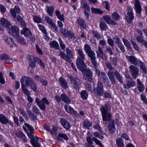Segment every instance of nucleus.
I'll return each mask as SVG.
<instances>
[{
	"label": "nucleus",
	"instance_id": "bf43d9fd",
	"mask_svg": "<svg viewBox=\"0 0 147 147\" xmlns=\"http://www.w3.org/2000/svg\"><path fill=\"white\" fill-rule=\"evenodd\" d=\"M59 44L60 47L62 50H64L65 47V45L63 44V41L60 38H59Z\"/></svg>",
	"mask_w": 147,
	"mask_h": 147
},
{
	"label": "nucleus",
	"instance_id": "7c9ffc66",
	"mask_svg": "<svg viewBox=\"0 0 147 147\" xmlns=\"http://www.w3.org/2000/svg\"><path fill=\"white\" fill-rule=\"evenodd\" d=\"M77 22L82 28H85L86 27L85 22L82 19L78 18L77 20Z\"/></svg>",
	"mask_w": 147,
	"mask_h": 147
},
{
	"label": "nucleus",
	"instance_id": "f03ea898",
	"mask_svg": "<svg viewBox=\"0 0 147 147\" xmlns=\"http://www.w3.org/2000/svg\"><path fill=\"white\" fill-rule=\"evenodd\" d=\"M111 108V107L108 104H106L105 107L102 106L100 108V109L102 114L103 121H109L111 119V115L107 113L108 110Z\"/></svg>",
	"mask_w": 147,
	"mask_h": 147
},
{
	"label": "nucleus",
	"instance_id": "4468645a",
	"mask_svg": "<svg viewBox=\"0 0 147 147\" xmlns=\"http://www.w3.org/2000/svg\"><path fill=\"white\" fill-rule=\"evenodd\" d=\"M107 129L110 133L113 134L114 133L115 130V128L114 124V120H112L109 122Z\"/></svg>",
	"mask_w": 147,
	"mask_h": 147
},
{
	"label": "nucleus",
	"instance_id": "ea45409f",
	"mask_svg": "<svg viewBox=\"0 0 147 147\" xmlns=\"http://www.w3.org/2000/svg\"><path fill=\"white\" fill-rule=\"evenodd\" d=\"M137 40L139 42L142 43L143 45H144L146 47H147V42L143 40L141 37L140 36H138L137 37Z\"/></svg>",
	"mask_w": 147,
	"mask_h": 147
},
{
	"label": "nucleus",
	"instance_id": "dca6fc26",
	"mask_svg": "<svg viewBox=\"0 0 147 147\" xmlns=\"http://www.w3.org/2000/svg\"><path fill=\"white\" fill-rule=\"evenodd\" d=\"M21 34L24 35L26 37H30V36L32 35L31 31L26 27H24L23 29L21 30Z\"/></svg>",
	"mask_w": 147,
	"mask_h": 147
},
{
	"label": "nucleus",
	"instance_id": "6e6552de",
	"mask_svg": "<svg viewBox=\"0 0 147 147\" xmlns=\"http://www.w3.org/2000/svg\"><path fill=\"white\" fill-rule=\"evenodd\" d=\"M65 109L67 113L72 114H74L76 116H78L79 114L75 111L74 109L68 105H65L64 106Z\"/></svg>",
	"mask_w": 147,
	"mask_h": 147
},
{
	"label": "nucleus",
	"instance_id": "774afa93",
	"mask_svg": "<svg viewBox=\"0 0 147 147\" xmlns=\"http://www.w3.org/2000/svg\"><path fill=\"white\" fill-rule=\"evenodd\" d=\"M6 10V8L3 5H0V10L2 13H4Z\"/></svg>",
	"mask_w": 147,
	"mask_h": 147
},
{
	"label": "nucleus",
	"instance_id": "052dcab7",
	"mask_svg": "<svg viewBox=\"0 0 147 147\" xmlns=\"http://www.w3.org/2000/svg\"><path fill=\"white\" fill-rule=\"evenodd\" d=\"M59 137L60 138H63L66 140H67L68 139V137L65 134H59Z\"/></svg>",
	"mask_w": 147,
	"mask_h": 147
},
{
	"label": "nucleus",
	"instance_id": "e2e57ef3",
	"mask_svg": "<svg viewBox=\"0 0 147 147\" xmlns=\"http://www.w3.org/2000/svg\"><path fill=\"white\" fill-rule=\"evenodd\" d=\"M16 135L17 137L18 138H25V135L21 131H19L18 133H17L16 134Z\"/></svg>",
	"mask_w": 147,
	"mask_h": 147
},
{
	"label": "nucleus",
	"instance_id": "13d9d810",
	"mask_svg": "<svg viewBox=\"0 0 147 147\" xmlns=\"http://www.w3.org/2000/svg\"><path fill=\"white\" fill-rule=\"evenodd\" d=\"M36 65V63L35 61H32L30 63V65L28 67L29 69H34Z\"/></svg>",
	"mask_w": 147,
	"mask_h": 147
},
{
	"label": "nucleus",
	"instance_id": "0eeeda50",
	"mask_svg": "<svg viewBox=\"0 0 147 147\" xmlns=\"http://www.w3.org/2000/svg\"><path fill=\"white\" fill-rule=\"evenodd\" d=\"M127 9L128 16L125 17L128 23H130L134 18V16L132 12L133 9L131 7H128Z\"/></svg>",
	"mask_w": 147,
	"mask_h": 147
},
{
	"label": "nucleus",
	"instance_id": "c9c22d12",
	"mask_svg": "<svg viewBox=\"0 0 147 147\" xmlns=\"http://www.w3.org/2000/svg\"><path fill=\"white\" fill-rule=\"evenodd\" d=\"M91 10L92 12L94 13L102 14L103 13V12L99 9L92 7Z\"/></svg>",
	"mask_w": 147,
	"mask_h": 147
},
{
	"label": "nucleus",
	"instance_id": "39448f33",
	"mask_svg": "<svg viewBox=\"0 0 147 147\" xmlns=\"http://www.w3.org/2000/svg\"><path fill=\"white\" fill-rule=\"evenodd\" d=\"M7 28L8 33L14 37L19 34V29L16 26H12L11 25V26Z\"/></svg>",
	"mask_w": 147,
	"mask_h": 147
},
{
	"label": "nucleus",
	"instance_id": "ddd939ff",
	"mask_svg": "<svg viewBox=\"0 0 147 147\" xmlns=\"http://www.w3.org/2000/svg\"><path fill=\"white\" fill-rule=\"evenodd\" d=\"M68 76L71 83L73 84L74 87L76 89H78L79 88L78 80H76V79L70 74L68 75Z\"/></svg>",
	"mask_w": 147,
	"mask_h": 147
},
{
	"label": "nucleus",
	"instance_id": "cd10ccee",
	"mask_svg": "<svg viewBox=\"0 0 147 147\" xmlns=\"http://www.w3.org/2000/svg\"><path fill=\"white\" fill-rule=\"evenodd\" d=\"M97 57L101 58L103 59H105L106 58V57L105 54L102 52V49L101 48L99 47L98 52L97 53Z\"/></svg>",
	"mask_w": 147,
	"mask_h": 147
},
{
	"label": "nucleus",
	"instance_id": "864d4df0",
	"mask_svg": "<svg viewBox=\"0 0 147 147\" xmlns=\"http://www.w3.org/2000/svg\"><path fill=\"white\" fill-rule=\"evenodd\" d=\"M45 19L47 22V23L51 26L54 23V22L51 19V18L48 16H46L45 17Z\"/></svg>",
	"mask_w": 147,
	"mask_h": 147
},
{
	"label": "nucleus",
	"instance_id": "bb28decb",
	"mask_svg": "<svg viewBox=\"0 0 147 147\" xmlns=\"http://www.w3.org/2000/svg\"><path fill=\"white\" fill-rule=\"evenodd\" d=\"M81 7L82 8L85 9V11H87L90 10V7L85 0H82L81 3Z\"/></svg>",
	"mask_w": 147,
	"mask_h": 147
},
{
	"label": "nucleus",
	"instance_id": "20e7f679",
	"mask_svg": "<svg viewBox=\"0 0 147 147\" xmlns=\"http://www.w3.org/2000/svg\"><path fill=\"white\" fill-rule=\"evenodd\" d=\"M33 82L32 80L30 77L24 76L22 77L20 82L22 87H27L30 85Z\"/></svg>",
	"mask_w": 147,
	"mask_h": 147
},
{
	"label": "nucleus",
	"instance_id": "f3484780",
	"mask_svg": "<svg viewBox=\"0 0 147 147\" xmlns=\"http://www.w3.org/2000/svg\"><path fill=\"white\" fill-rule=\"evenodd\" d=\"M60 31L66 37L71 38L74 36L72 32L70 31H67L63 28H61Z\"/></svg>",
	"mask_w": 147,
	"mask_h": 147
},
{
	"label": "nucleus",
	"instance_id": "1a4fd4ad",
	"mask_svg": "<svg viewBox=\"0 0 147 147\" xmlns=\"http://www.w3.org/2000/svg\"><path fill=\"white\" fill-rule=\"evenodd\" d=\"M134 6V9L136 13L139 14L138 16L139 17L140 16L142 9L138 0H135Z\"/></svg>",
	"mask_w": 147,
	"mask_h": 147
},
{
	"label": "nucleus",
	"instance_id": "5fc2aeb1",
	"mask_svg": "<svg viewBox=\"0 0 147 147\" xmlns=\"http://www.w3.org/2000/svg\"><path fill=\"white\" fill-rule=\"evenodd\" d=\"M87 54L90 58L91 59H94L95 58V54L92 51H91L90 52H89Z\"/></svg>",
	"mask_w": 147,
	"mask_h": 147
},
{
	"label": "nucleus",
	"instance_id": "9d476101",
	"mask_svg": "<svg viewBox=\"0 0 147 147\" xmlns=\"http://www.w3.org/2000/svg\"><path fill=\"white\" fill-rule=\"evenodd\" d=\"M126 57L128 61L136 65H138L139 61H140L133 56H128L126 55Z\"/></svg>",
	"mask_w": 147,
	"mask_h": 147
},
{
	"label": "nucleus",
	"instance_id": "393cba45",
	"mask_svg": "<svg viewBox=\"0 0 147 147\" xmlns=\"http://www.w3.org/2000/svg\"><path fill=\"white\" fill-rule=\"evenodd\" d=\"M0 121L2 123L6 124L9 123V121L3 115L0 114Z\"/></svg>",
	"mask_w": 147,
	"mask_h": 147
},
{
	"label": "nucleus",
	"instance_id": "a18cd8bd",
	"mask_svg": "<svg viewBox=\"0 0 147 147\" xmlns=\"http://www.w3.org/2000/svg\"><path fill=\"white\" fill-rule=\"evenodd\" d=\"M60 56L63 59L67 61H69V59L67 57L66 55V54L65 53H63L61 51L60 53Z\"/></svg>",
	"mask_w": 147,
	"mask_h": 147
},
{
	"label": "nucleus",
	"instance_id": "0e129e2a",
	"mask_svg": "<svg viewBox=\"0 0 147 147\" xmlns=\"http://www.w3.org/2000/svg\"><path fill=\"white\" fill-rule=\"evenodd\" d=\"M103 4L105 6L106 9L107 10H109L110 9V7L109 5V3L107 1H104L103 2Z\"/></svg>",
	"mask_w": 147,
	"mask_h": 147
},
{
	"label": "nucleus",
	"instance_id": "58836bf2",
	"mask_svg": "<svg viewBox=\"0 0 147 147\" xmlns=\"http://www.w3.org/2000/svg\"><path fill=\"white\" fill-rule=\"evenodd\" d=\"M138 65H140L141 69L145 73H147V71L146 68V67L143 63L140 61H139Z\"/></svg>",
	"mask_w": 147,
	"mask_h": 147
},
{
	"label": "nucleus",
	"instance_id": "9b49d317",
	"mask_svg": "<svg viewBox=\"0 0 147 147\" xmlns=\"http://www.w3.org/2000/svg\"><path fill=\"white\" fill-rule=\"evenodd\" d=\"M0 59H4L5 62L7 63H11L13 61V59L9 57L5 54H3L0 55Z\"/></svg>",
	"mask_w": 147,
	"mask_h": 147
},
{
	"label": "nucleus",
	"instance_id": "a19ab883",
	"mask_svg": "<svg viewBox=\"0 0 147 147\" xmlns=\"http://www.w3.org/2000/svg\"><path fill=\"white\" fill-rule=\"evenodd\" d=\"M34 21L36 23H41L42 19L41 18L37 16H34L33 18Z\"/></svg>",
	"mask_w": 147,
	"mask_h": 147
},
{
	"label": "nucleus",
	"instance_id": "603ef678",
	"mask_svg": "<svg viewBox=\"0 0 147 147\" xmlns=\"http://www.w3.org/2000/svg\"><path fill=\"white\" fill-rule=\"evenodd\" d=\"M100 27L101 29L105 30L107 28V25L104 22H100Z\"/></svg>",
	"mask_w": 147,
	"mask_h": 147
},
{
	"label": "nucleus",
	"instance_id": "e433bc0d",
	"mask_svg": "<svg viewBox=\"0 0 147 147\" xmlns=\"http://www.w3.org/2000/svg\"><path fill=\"white\" fill-rule=\"evenodd\" d=\"M80 95L82 98L86 99L87 98L88 94V93L86 90H83L81 92Z\"/></svg>",
	"mask_w": 147,
	"mask_h": 147
},
{
	"label": "nucleus",
	"instance_id": "f8f14e48",
	"mask_svg": "<svg viewBox=\"0 0 147 147\" xmlns=\"http://www.w3.org/2000/svg\"><path fill=\"white\" fill-rule=\"evenodd\" d=\"M60 121L61 125L65 128L67 130H68L70 128L71 126L69 123L65 119L61 118L60 119Z\"/></svg>",
	"mask_w": 147,
	"mask_h": 147
},
{
	"label": "nucleus",
	"instance_id": "4be33fe9",
	"mask_svg": "<svg viewBox=\"0 0 147 147\" xmlns=\"http://www.w3.org/2000/svg\"><path fill=\"white\" fill-rule=\"evenodd\" d=\"M114 39L115 40V42L119 43L118 47L120 49L122 52H124L125 51V49L119 39L117 37H115Z\"/></svg>",
	"mask_w": 147,
	"mask_h": 147
},
{
	"label": "nucleus",
	"instance_id": "2f4dec72",
	"mask_svg": "<svg viewBox=\"0 0 147 147\" xmlns=\"http://www.w3.org/2000/svg\"><path fill=\"white\" fill-rule=\"evenodd\" d=\"M116 144L118 147H125L123 140L121 138L117 139Z\"/></svg>",
	"mask_w": 147,
	"mask_h": 147
},
{
	"label": "nucleus",
	"instance_id": "a211bd4d",
	"mask_svg": "<svg viewBox=\"0 0 147 147\" xmlns=\"http://www.w3.org/2000/svg\"><path fill=\"white\" fill-rule=\"evenodd\" d=\"M0 22L3 26L7 28H9L11 26V24L10 22L7 19L5 18H1L0 20Z\"/></svg>",
	"mask_w": 147,
	"mask_h": 147
},
{
	"label": "nucleus",
	"instance_id": "de8ad7c7",
	"mask_svg": "<svg viewBox=\"0 0 147 147\" xmlns=\"http://www.w3.org/2000/svg\"><path fill=\"white\" fill-rule=\"evenodd\" d=\"M84 50L86 54L92 51L90 46L87 44L84 45Z\"/></svg>",
	"mask_w": 147,
	"mask_h": 147
},
{
	"label": "nucleus",
	"instance_id": "79ce46f5",
	"mask_svg": "<svg viewBox=\"0 0 147 147\" xmlns=\"http://www.w3.org/2000/svg\"><path fill=\"white\" fill-rule=\"evenodd\" d=\"M123 41L124 45L127 47L128 49L130 50L131 49V48L130 47V44L129 42L127 40L123 38Z\"/></svg>",
	"mask_w": 147,
	"mask_h": 147
},
{
	"label": "nucleus",
	"instance_id": "2eb2a0df",
	"mask_svg": "<svg viewBox=\"0 0 147 147\" xmlns=\"http://www.w3.org/2000/svg\"><path fill=\"white\" fill-rule=\"evenodd\" d=\"M129 68L132 76L135 78H136L138 76V69L136 67L132 65L130 66Z\"/></svg>",
	"mask_w": 147,
	"mask_h": 147
},
{
	"label": "nucleus",
	"instance_id": "6e6d98bb",
	"mask_svg": "<svg viewBox=\"0 0 147 147\" xmlns=\"http://www.w3.org/2000/svg\"><path fill=\"white\" fill-rule=\"evenodd\" d=\"M127 86H125V88H129L131 87L134 86L135 84V82L134 81H132L131 82H127Z\"/></svg>",
	"mask_w": 147,
	"mask_h": 147
},
{
	"label": "nucleus",
	"instance_id": "49530a36",
	"mask_svg": "<svg viewBox=\"0 0 147 147\" xmlns=\"http://www.w3.org/2000/svg\"><path fill=\"white\" fill-rule=\"evenodd\" d=\"M94 136L100 139H103L104 138L103 135L100 134H99L98 132H95L93 133Z\"/></svg>",
	"mask_w": 147,
	"mask_h": 147
},
{
	"label": "nucleus",
	"instance_id": "3c124183",
	"mask_svg": "<svg viewBox=\"0 0 147 147\" xmlns=\"http://www.w3.org/2000/svg\"><path fill=\"white\" fill-rule=\"evenodd\" d=\"M115 75L116 76V78L117 80L120 82L122 83L123 81L122 80L121 76L119 74L117 71H115Z\"/></svg>",
	"mask_w": 147,
	"mask_h": 147
},
{
	"label": "nucleus",
	"instance_id": "a878e982",
	"mask_svg": "<svg viewBox=\"0 0 147 147\" xmlns=\"http://www.w3.org/2000/svg\"><path fill=\"white\" fill-rule=\"evenodd\" d=\"M17 41L22 45H24L26 44V42L25 40L21 36H20L19 34L15 36Z\"/></svg>",
	"mask_w": 147,
	"mask_h": 147
},
{
	"label": "nucleus",
	"instance_id": "37998d69",
	"mask_svg": "<svg viewBox=\"0 0 147 147\" xmlns=\"http://www.w3.org/2000/svg\"><path fill=\"white\" fill-rule=\"evenodd\" d=\"M84 127L86 129H88L92 126V125L89 121H85L83 124Z\"/></svg>",
	"mask_w": 147,
	"mask_h": 147
},
{
	"label": "nucleus",
	"instance_id": "69168bd1",
	"mask_svg": "<svg viewBox=\"0 0 147 147\" xmlns=\"http://www.w3.org/2000/svg\"><path fill=\"white\" fill-rule=\"evenodd\" d=\"M96 72L98 75L100 76L101 77H102L103 78H105V75L104 73L102 72L101 73V75H100V72L99 70L97 69H96Z\"/></svg>",
	"mask_w": 147,
	"mask_h": 147
},
{
	"label": "nucleus",
	"instance_id": "8fccbe9b",
	"mask_svg": "<svg viewBox=\"0 0 147 147\" xmlns=\"http://www.w3.org/2000/svg\"><path fill=\"white\" fill-rule=\"evenodd\" d=\"M22 87V91L24 92V94L27 96L29 95L30 92L26 88V87L23 86Z\"/></svg>",
	"mask_w": 147,
	"mask_h": 147
},
{
	"label": "nucleus",
	"instance_id": "f257e3e1",
	"mask_svg": "<svg viewBox=\"0 0 147 147\" xmlns=\"http://www.w3.org/2000/svg\"><path fill=\"white\" fill-rule=\"evenodd\" d=\"M77 52L78 55L76 62L77 68L80 69L84 74L85 78L91 82L92 81L93 79L91 78L92 73L89 69H86V67L84 62L85 55L81 49H78Z\"/></svg>",
	"mask_w": 147,
	"mask_h": 147
},
{
	"label": "nucleus",
	"instance_id": "7ed1b4c3",
	"mask_svg": "<svg viewBox=\"0 0 147 147\" xmlns=\"http://www.w3.org/2000/svg\"><path fill=\"white\" fill-rule=\"evenodd\" d=\"M10 12L12 16L14 18H16L18 20L21 22V24L23 26H25L26 24L23 20L22 18L19 16H17V14H19L20 10V8L18 6H16L14 8L11 9L10 11Z\"/></svg>",
	"mask_w": 147,
	"mask_h": 147
},
{
	"label": "nucleus",
	"instance_id": "5701e85b",
	"mask_svg": "<svg viewBox=\"0 0 147 147\" xmlns=\"http://www.w3.org/2000/svg\"><path fill=\"white\" fill-rule=\"evenodd\" d=\"M36 102L41 109L44 110L46 109V105L42 100H40L38 98H36Z\"/></svg>",
	"mask_w": 147,
	"mask_h": 147
},
{
	"label": "nucleus",
	"instance_id": "423d86ee",
	"mask_svg": "<svg viewBox=\"0 0 147 147\" xmlns=\"http://www.w3.org/2000/svg\"><path fill=\"white\" fill-rule=\"evenodd\" d=\"M94 92L98 96H101L103 95L104 93L103 86L100 82H98L97 87Z\"/></svg>",
	"mask_w": 147,
	"mask_h": 147
},
{
	"label": "nucleus",
	"instance_id": "f704fd0d",
	"mask_svg": "<svg viewBox=\"0 0 147 147\" xmlns=\"http://www.w3.org/2000/svg\"><path fill=\"white\" fill-rule=\"evenodd\" d=\"M54 9V7H47L46 11L49 16H52Z\"/></svg>",
	"mask_w": 147,
	"mask_h": 147
},
{
	"label": "nucleus",
	"instance_id": "412c9836",
	"mask_svg": "<svg viewBox=\"0 0 147 147\" xmlns=\"http://www.w3.org/2000/svg\"><path fill=\"white\" fill-rule=\"evenodd\" d=\"M61 96L62 100L64 102L67 104L70 103L71 99L68 97L66 94H62Z\"/></svg>",
	"mask_w": 147,
	"mask_h": 147
},
{
	"label": "nucleus",
	"instance_id": "72a5a7b5",
	"mask_svg": "<svg viewBox=\"0 0 147 147\" xmlns=\"http://www.w3.org/2000/svg\"><path fill=\"white\" fill-rule=\"evenodd\" d=\"M50 46L53 48L58 49L59 48V45L58 43L55 41H53L49 43Z\"/></svg>",
	"mask_w": 147,
	"mask_h": 147
},
{
	"label": "nucleus",
	"instance_id": "6ab92c4d",
	"mask_svg": "<svg viewBox=\"0 0 147 147\" xmlns=\"http://www.w3.org/2000/svg\"><path fill=\"white\" fill-rule=\"evenodd\" d=\"M103 18L105 21L108 24L113 25H116V22L112 20L110 17L109 16H106L103 17Z\"/></svg>",
	"mask_w": 147,
	"mask_h": 147
},
{
	"label": "nucleus",
	"instance_id": "c85d7f7f",
	"mask_svg": "<svg viewBox=\"0 0 147 147\" xmlns=\"http://www.w3.org/2000/svg\"><path fill=\"white\" fill-rule=\"evenodd\" d=\"M55 13L57 18L62 21H64L65 20L64 15L63 14H61L60 11L56 10L55 11Z\"/></svg>",
	"mask_w": 147,
	"mask_h": 147
},
{
	"label": "nucleus",
	"instance_id": "680f3d73",
	"mask_svg": "<svg viewBox=\"0 0 147 147\" xmlns=\"http://www.w3.org/2000/svg\"><path fill=\"white\" fill-rule=\"evenodd\" d=\"M92 33L94 36L96 37L98 39H100L101 37L100 35L96 32L93 31Z\"/></svg>",
	"mask_w": 147,
	"mask_h": 147
},
{
	"label": "nucleus",
	"instance_id": "c756f323",
	"mask_svg": "<svg viewBox=\"0 0 147 147\" xmlns=\"http://www.w3.org/2000/svg\"><path fill=\"white\" fill-rule=\"evenodd\" d=\"M138 82V90L140 92H142L144 89V86L142 83L138 79L137 80Z\"/></svg>",
	"mask_w": 147,
	"mask_h": 147
},
{
	"label": "nucleus",
	"instance_id": "4d7b16f0",
	"mask_svg": "<svg viewBox=\"0 0 147 147\" xmlns=\"http://www.w3.org/2000/svg\"><path fill=\"white\" fill-rule=\"evenodd\" d=\"M24 125L28 128L30 132H33L34 130V128L33 127L30 125L25 123H24Z\"/></svg>",
	"mask_w": 147,
	"mask_h": 147
},
{
	"label": "nucleus",
	"instance_id": "c03bdc74",
	"mask_svg": "<svg viewBox=\"0 0 147 147\" xmlns=\"http://www.w3.org/2000/svg\"><path fill=\"white\" fill-rule=\"evenodd\" d=\"M38 26L39 29L41 30L45 34H47L46 29L43 25L42 24H38Z\"/></svg>",
	"mask_w": 147,
	"mask_h": 147
},
{
	"label": "nucleus",
	"instance_id": "473e14b6",
	"mask_svg": "<svg viewBox=\"0 0 147 147\" xmlns=\"http://www.w3.org/2000/svg\"><path fill=\"white\" fill-rule=\"evenodd\" d=\"M66 53L67 54V56L68 58L69 61V58H72L73 57V53L68 48H67L66 49Z\"/></svg>",
	"mask_w": 147,
	"mask_h": 147
},
{
	"label": "nucleus",
	"instance_id": "b1692460",
	"mask_svg": "<svg viewBox=\"0 0 147 147\" xmlns=\"http://www.w3.org/2000/svg\"><path fill=\"white\" fill-rule=\"evenodd\" d=\"M59 81L60 84L64 88L66 89L68 87L67 84L63 78L60 77L59 79Z\"/></svg>",
	"mask_w": 147,
	"mask_h": 147
},
{
	"label": "nucleus",
	"instance_id": "aec40b11",
	"mask_svg": "<svg viewBox=\"0 0 147 147\" xmlns=\"http://www.w3.org/2000/svg\"><path fill=\"white\" fill-rule=\"evenodd\" d=\"M115 75V72L113 71H109L107 75L109 76V79L111 80V82L113 84H115V81L114 75Z\"/></svg>",
	"mask_w": 147,
	"mask_h": 147
},
{
	"label": "nucleus",
	"instance_id": "09e8293b",
	"mask_svg": "<svg viewBox=\"0 0 147 147\" xmlns=\"http://www.w3.org/2000/svg\"><path fill=\"white\" fill-rule=\"evenodd\" d=\"M92 139L94 140V141L97 144L99 145L100 147H104L102 144L100 142L98 139H96V138L93 137L92 138Z\"/></svg>",
	"mask_w": 147,
	"mask_h": 147
},
{
	"label": "nucleus",
	"instance_id": "338daca9",
	"mask_svg": "<svg viewBox=\"0 0 147 147\" xmlns=\"http://www.w3.org/2000/svg\"><path fill=\"white\" fill-rule=\"evenodd\" d=\"M0 82L2 84L5 82L4 79L3 78V74L1 72H0Z\"/></svg>",
	"mask_w": 147,
	"mask_h": 147
},
{
	"label": "nucleus",
	"instance_id": "4c0bfd02",
	"mask_svg": "<svg viewBox=\"0 0 147 147\" xmlns=\"http://www.w3.org/2000/svg\"><path fill=\"white\" fill-rule=\"evenodd\" d=\"M111 18L113 20L115 21H117L119 18L120 16L117 12H115L112 14Z\"/></svg>",
	"mask_w": 147,
	"mask_h": 147
}]
</instances>
